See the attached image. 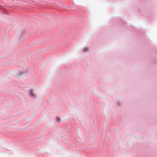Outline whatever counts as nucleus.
<instances>
[{"label":"nucleus","mask_w":157,"mask_h":157,"mask_svg":"<svg viewBox=\"0 0 157 157\" xmlns=\"http://www.w3.org/2000/svg\"><path fill=\"white\" fill-rule=\"evenodd\" d=\"M83 51L84 52H87L88 51V48L87 47H84L83 48Z\"/></svg>","instance_id":"f257e3e1"},{"label":"nucleus","mask_w":157,"mask_h":157,"mask_svg":"<svg viewBox=\"0 0 157 157\" xmlns=\"http://www.w3.org/2000/svg\"><path fill=\"white\" fill-rule=\"evenodd\" d=\"M29 94L30 96L32 97H35L34 94H33V93L32 92H30L29 93Z\"/></svg>","instance_id":"f03ea898"},{"label":"nucleus","mask_w":157,"mask_h":157,"mask_svg":"<svg viewBox=\"0 0 157 157\" xmlns=\"http://www.w3.org/2000/svg\"><path fill=\"white\" fill-rule=\"evenodd\" d=\"M57 119L58 120V121H59V118H57Z\"/></svg>","instance_id":"7ed1b4c3"}]
</instances>
